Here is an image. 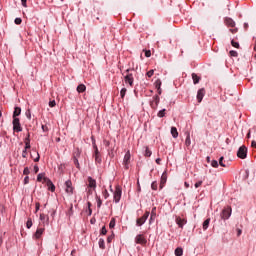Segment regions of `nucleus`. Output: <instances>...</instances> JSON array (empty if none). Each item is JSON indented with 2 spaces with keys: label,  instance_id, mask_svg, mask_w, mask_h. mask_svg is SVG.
Returning a JSON list of instances; mask_svg holds the SVG:
<instances>
[{
  "label": "nucleus",
  "instance_id": "33",
  "mask_svg": "<svg viewBox=\"0 0 256 256\" xmlns=\"http://www.w3.org/2000/svg\"><path fill=\"white\" fill-rule=\"evenodd\" d=\"M125 95H127V88H122L120 90V97H121V99H125Z\"/></svg>",
  "mask_w": 256,
  "mask_h": 256
},
{
  "label": "nucleus",
  "instance_id": "34",
  "mask_svg": "<svg viewBox=\"0 0 256 256\" xmlns=\"http://www.w3.org/2000/svg\"><path fill=\"white\" fill-rule=\"evenodd\" d=\"M26 227H27L28 229H31V227H33V219H31V218H28V219H27Z\"/></svg>",
  "mask_w": 256,
  "mask_h": 256
},
{
  "label": "nucleus",
  "instance_id": "24",
  "mask_svg": "<svg viewBox=\"0 0 256 256\" xmlns=\"http://www.w3.org/2000/svg\"><path fill=\"white\" fill-rule=\"evenodd\" d=\"M45 179H48L46 176H45V173H39L37 175V181L38 183H41V181H43V183H45Z\"/></svg>",
  "mask_w": 256,
  "mask_h": 256
},
{
  "label": "nucleus",
  "instance_id": "6",
  "mask_svg": "<svg viewBox=\"0 0 256 256\" xmlns=\"http://www.w3.org/2000/svg\"><path fill=\"white\" fill-rule=\"evenodd\" d=\"M129 163H131V152L128 150L123 159L124 169L127 171L129 169Z\"/></svg>",
  "mask_w": 256,
  "mask_h": 256
},
{
  "label": "nucleus",
  "instance_id": "15",
  "mask_svg": "<svg viewBox=\"0 0 256 256\" xmlns=\"http://www.w3.org/2000/svg\"><path fill=\"white\" fill-rule=\"evenodd\" d=\"M45 233V228H37L36 232L33 235L34 239H41V236Z\"/></svg>",
  "mask_w": 256,
  "mask_h": 256
},
{
  "label": "nucleus",
  "instance_id": "36",
  "mask_svg": "<svg viewBox=\"0 0 256 256\" xmlns=\"http://www.w3.org/2000/svg\"><path fill=\"white\" fill-rule=\"evenodd\" d=\"M165 111H166V109L160 110V111L157 113V117H160V119L163 118V117H165Z\"/></svg>",
  "mask_w": 256,
  "mask_h": 256
},
{
  "label": "nucleus",
  "instance_id": "21",
  "mask_svg": "<svg viewBox=\"0 0 256 256\" xmlns=\"http://www.w3.org/2000/svg\"><path fill=\"white\" fill-rule=\"evenodd\" d=\"M209 223H211V218H207L203 222V224H202L203 231H207L209 229Z\"/></svg>",
  "mask_w": 256,
  "mask_h": 256
},
{
  "label": "nucleus",
  "instance_id": "51",
  "mask_svg": "<svg viewBox=\"0 0 256 256\" xmlns=\"http://www.w3.org/2000/svg\"><path fill=\"white\" fill-rule=\"evenodd\" d=\"M39 209H41V204L39 202H36V204H35V213H38Z\"/></svg>",
  "mask_w": 256,
  "mask_h": 256
},
{
  "label": "nucleus",
  "instance_id": "37",
  "mask_svg": "<svg viewBox=\"0 0 256 256\" xmlns=\"http://www.w3.org/2000/svg\"><path fill=\"white\" fill-rule=\"evenodd\" d=\"M73 162L77 169H81V166L79 165V158H73Z\"/></svg>",
  "mask_w": 256,
  "mask_h": 256
},
{
  "label": "nucleus",
  "instance_id": "5",
  "mask_svg": "<svg viewBox=\"0 0 256 256\" xmlns=\"http://www.w3.org/2000/svg\"><path fill=\"white\" fill-rule=\"evenodd\" d=\"M12 125L13 131H15L16 133H21V131H23V127H21V122L19 118H13Z\"/></svg>",
  "mask_w": 256,
  "mask_h": 256
},
{
  "label": "nucleus",
  "instance_id": "2",
  "mask_svg": "<svg viewBox=\"0 0 256 256\" xmlns=\"http://www.w3.org/2000/svg\"><path fill=\"white\" fill-rule=\"evenodd\" d=\"M121 195H123V188H121V186L117 185L115 187V191L113 193L114 203H119V201H121Z\"/></svg>",
  "mask_w": 256,
  "mask_h": 256
},
{
  "label": "nucleus",
  "instance_id": "60",
  "mask_svg": "<svg viewBox=\"0 0 256 256\" xmlns=\"http://www.w3.org/2000/svg\"><path fill=\"white\" fill-rule=\"evenodd\" d=\"M115 235H110L107 237V243H111V241H113Z\"/></svg>",
  "mask_w": 256,
  "mask_h": 256
},
{
  "label": "nucleus",
  "instance_id": "63",
  "mask_svg": "<svg viewBox=\"0 0 256 256\" xmlns=\"http://www.w3.org/2000/svg\"><path fill=\"white\" fill-rule=\"evenodd\" d=\"M87 195H93V188L87 189Z\"/></svg>",
  "mask_w": 256,
  "mask_h": 256
},
{
  "label": "nucleus",
  "instance_id": "52",
  "mask_svg": "<svg viewBox=\"0 0 256 256\" xmlns=\"http://www.w3.org/2000/svg\"><path fill=\"white\" fill-rule=\"evenodd\" d=\"M203 185V181H198V182H196L195 184H194V187L196 188V189H199V187H201Z\"/></svg>",
  "mask_w": 256,
  "mask_h": 256
},
{
  "label": "nucleus",
  "instance_id": "32",
  "mask_svg": "<svg viewBox=\"0 0 256 256\" xmlns=\"http://www.w3.org/2000/svg\"><path fill=\"white\" fill-rule=\"evenodd\" d=\"M98 245L100 249H105V240L103 238H100L98 241Z\"/></svg>",
  "mask_w": 256,
  "mask_h": 256
},
{
  "label": "nucleus",
  "instance_id": "4",
  "mask_svg": "<svg viewBox=\"0 0 256 256\" xmlns=\"http://www.w3.org/2000/svg\"><path fill=\"white\" fill-rule=\"evenodd\" d=\"M149 215H151V212L146 211L142 217L138 218L136 220L137 227H141L145 225V223L147 222V219H149Z\"/></svg>",
  "mask_w": 256,
  "mask_h": 256
},
{
  "label": "nucleus",
  "instance_id": "18",
  "mask_svg": "<svg viewBox=\"0 0 256 256\" xmlns=\"http://www.w3.org/2000/svg\"><path fill=\"white\" fill-rule=\"evenodd\" d=\"M40 221H42L43 225H49V216L43 213L39 216Z\"/></svg>",
  "mask_w": 256,
  "mask_h": 256
},
{
  "label": "nucleus",
  "instance_id": "55",
  "mask_svg": "<svg viewBox=\"0 0 256 256\" xmlns=\"http://www.w3.org/2000/svg\"><path fill=\"white\" fill-rule=\"evenodd\" d=\"M91 139H92V147L95 151L96 149H98V147H97V144L95 143V138L92 137Z\"/></svg>",
  "mask_w": 256,
  "mask_h": 256
},
{
  "label": "nucleus",
  "instance_id": "64",
  "mask_svg": "<svg viewBox=\"0 0 256 256\" xmlns=\"http://www.w3.org/2000/svg\"><path fill=\"white\" fill-rule=\"evenodd\" d=\"M22 7H27V0H21Z\"/></svg>",
  "mask_w": 256,
  "mask_h": 256
},
{
  "label": "nucleus",
  "instance_id": "16",
  "mask_svg": "<svg viewBox=\"0 0 256 256\" xmlns=\"http://www.w3.org/2000/svg\"><path fill=\"white\" fill-rule=\"evenodd\" d=\"M156 218H157V207H153L150 213V219H149L150 225L151 223H153V221H155Z\"/></svg>",
  "mask_w": 256,
  "mask_h": 256
},
{
  "label": "nucleus",
  "instance_id": "59",
  "mask_svg": "<svg viewBox=\"0 0 256 256\" xmlns=\"http://www.w3.org/2000/svg\"><path fill=\"white\" fill-rule=\"evenodd\" d=\"M22 157L23 159H27V150L25 148L22 151Z\"/></svg>",
  "mask_w": 256,
  "mask_h": 256
},
{
  "label": "nucleus",
  "instance_id": "9",
  "mask_svg": "<svg viewBox=\"0 0 256 256\" xmlns=\"http://www.w3.org/2000/svg\"><path fill=\"white\" fill-rule=\"evenodd\" d=\"M135 243H137L138 245H147V239L144 238L142 234H138L135 237Z\"/></svg>",
  "mask_w": 256,
  "mask_h": 256
},
{
  "label": "nucleus",
  "instance_id": "1",
  "mask_svg": "<svg viewBox=\"0 0 256 256\" xmlns=\"http://www.w3.org/2000/svg\"><path fill=\"white\" fill-rule=\"evenodd\" d=\"M134 71H135V69L128 68L125 72L122 73V75H125L124 76L125 83L128 84L130 87H133V85L135 83V77L133 75Z\"/></svg>",
  "mask_w": 256,
  "mask_h": 256
},
{
  "label": "nucleus",
  "instance_id": "47",
  "mask_svg": "<svg viewBox=\"0 0 256 256\" xmlns=\"http://www.w3.org/2000/svg\"><path fill=\"white\" fill-rule=\"evenodd\" d=\"M87 205H88V215L91 216L93 214V210L91 209V202H88Z\"/></svg>",
  "mask_w": 256,
  "mask_h": 256
},
{
  "label": "nucleus",
  "instance_id": "48",
  "mask_svg": "<svg viewBox=\"0 0 256 256\" xmlns=\"http://www.w3.org/2000/svg\"><path fill=\"white\" fill-rule=\"evenodd\" d=\"M25 115H26L27 119H29V121H31V110L30 109L26 110Z\"/></svg>",
  "mask_w": 256,
  "mask_h": 256
},
{
  "label": "nucleus",
  "instance_id": "46",
  "mask_svg": "<svg viewBox=\"0 0 256 256\" xmlns=\"http://www.w3.org/2000/svg\"><path fill=\"white\" fill-rule=\"evenodd\" d=\"M232 47H235L236 49H239V42H236L235 40L231 41Z\"/></svg>",
  "mask_w": 256,
  "mask_h": 256
},
{
  "label": "nucleus",
  "instance_id": "17",
  "mask_svg": "<svg viewBox=\"0 0 256 256\" xmlns=\"http://www.w3.org/2000/svg\"><path fill=\"white\" fill-rule=\"evenodd\" d=\"M165 183H167V171H164L161 176L160 180V189H163L165 187Z\"/></svg>",
  "mask_w": 256,
  "mask_h": 256
},
{
  "label": "nucleus",
  "instance_id": "13",
  "mask_svg": "<svg viewBox=\"0 0 256 256\" xmlns=\"http://www.w3.org/2000/svg\"><path fill=\"white\" fill-rule=\"evenodd\" d=\"M159 101V95L153 96V100L150 102V106L152 107V109H157V107L159 106Z\"/></svg>",
  "mask_w": 256,
  "mask_h": 256
},
{
  "label": "nucleus",
  "instance_id": "56",
  "mask_svg": "<svg viewBox=\"0 0 256 256\" xmlns=\"http://www.w3.org/2000/svg\"><path fill=\"white\" fill-rule=\"evenodd\" d=\"M25 143V147L24 149H26L28 151V149H31V142H24Z\"/></svg>",
  "mask_w": 256,
  "mask_h": 256
},
{
  "label": "nucleus",
  "instance_id": "19",
  "mask_svg": "<svg viewBox=\"0 0 256 256\" xmlns=\"http://www.w3.org/2000/svg\"><path fill=\"white\" fill-rule=\"evenodd\" d=\"M224 21L227 27H235V20L233 18L226 17Z\"/></svg>",
  "mask_w": 256,
  "mask_h": 256
},
{
  "label": "nucleus",
  "instance_id": "49",
  "mask_svg": "<svg viewBox=\"0 0 256 256\" xmlns=\"http://www.w3.org/2000/svg\"><path fill=\"white\" fill-rule=\"evenodd\" d=\"M100 235H107V228L105 226L100 230Z\"/></svg>",
  "mask_w": 256,
  "mask_h": 256
},
{
  "label": "nucleus",
  "instance_id": "8",
  "mask_svg": "<svg viewBox=\"0 0 256 256\" xmlns=\"http://www.w3.org/2000/svg\"><path fill=\"white\" fill-rule=\"evenodd\" d=\"M65 191H66V193H68V195H73V190H74V188H73V182H71V180H67L66 182H65Z\"/></svg>",
  "mask_w": 256,
  "mask_h": 256
},
{
  "label": "nucleus",
  "instance_id": "39",
  "mask_svg": "<svg viewBox=\"0 0 256 256\" xmlns=\"http://www.w3.org/2000/svg\"><path fill=\"white\" fill-rule=\"evenodd\" d=\"M157 188H158L157 181H153L152 184H151V189L153 191H157Z\"/></svg>",
  "mask_w": 256,
  "mask_h": 256
},
{
  "label": "nucleus",
  "instance_id": "40",
  "mask_svg": "<svg viewBox=\"0 0 256 256\" xmlns=\"http://www.w3.org/2000/svg\"><path fill=\"white\" fill-rule=\"evenodd\" d=\"M102 195H103L104 199H109V191H107V189L103 190Z\"/></svg>",
  "mask_w": 256,
  "mask_h": 256
},
{
  "label": "nucleus",
  "instance_id": "3",
  "mask_svg": "<svg viewBox=\"0 0 256 256\" xmlns=\"http://www.w3.org/2000/svg\"><path fill=\"white\" fill-rule=\"evenodd\" d=\"M232 209L231 206H227L225 207L221 213H220V217L223 221H227V219H229L231 217V213H232Z\"/></svg>",
  "mask_w": 256,
  "mask_h": 256
},
{
  "label": "nucleus",
  "instance_id": "22",
  "mask_svg": "<svg viewBox=\"0 0 256 256\" xmlns=\"http://www.w3.org/2000/svg\"><path fill=\"white\" fill-rule=\"evenodd\" d=\"M171 135L174 139H177V137H179V132L177 131V127L175 126L171 127Z\"/></svg>",
  "mask_w": 256,
  "mask_h": 256
},
{
  "label": "nucleus",
  "instance_id": "7",
  "mask_svg": "<svg viewBox=\"0 0 256 256\" xmlns=\"http://www.w3.org/2000/svg\"><path fill=\"white\" fill-rule=\"evenodd\" d=\"M237 157H239V159H247V147L241 146L238 149Z\"/></svg>",
  "mask_w": 256,
  "mask_h": 256
},
{
  "label": "nucleus",
  "instance_id": "12",
  "mask_svg": "<svg viewBox=\"0 0 256 256\" xmlns=\"http://www.w3.org/2000/svg\"><path fill=\"white\" fill-rule=\"evenodd\" d=\"M44 183H46L48 190L51 191V193H54L55 184H53V181H51L49 178H44Z\"/></svg>",
  "mask_w": 256,
  "mask_h": 256
},
{
  "label": "nucleus",
  "instance_id": "35",
  "mask_svg": "<svg viewBox=\"0 0 256 256\" xmlns=\"http://www.w3.org/2000/svg\"><path fill=\"white\" fill-rule=\"evenodd\" d=\"M156 89H161V85H162V82H161V79H157L154 83Z\"/></svg>",
  "mask_w": 256,
  "mask_h": 256
},
{
  "label": "nucleus",
  "instance_id": "27",
  "mask_svg": "<svg viewBox=\"0 0 256 256\" xmlns=\"http://www.w3.org/2000/svg\"><path fill=\"white\" fill-rule=\"evenodd\" d=\"M192 79H193L194 85H197V83H199V81H201V78L199 76H197V74H195V73L192 74Z\"/></svg>",
  "mask_w": 256,
  "mask_h": 256
},
{
  "label": "nucleus",
  "instance_id": "28",
  "mask_svg": "<svg viewBox=\"0 0 256 256\" xmlns=\"http://www.w3.org/2000/svg\"><path fill=\"white\" fill-rule=\"evenodd\" d=\"M185 145H186V147L191 146V135L189 133H187V135H186Z\"/></svg>",
  "mask_w": 256,
  "mask_h": 256
},
{
  "label": "nucleus",
  "instance_id": "23",
  "mask_svg": "<svg viewBox=\"0 0 256 256\" xmlns=\"http://www.w3.org/2000/svg\"><path fill=\"white\" fill-rule=\"evenodd\" d=\"M94 159H95V164L97 165H101V163H103V159L101 158V154H96L93 155Z\"/></svg>",
  "mask_w": 256,
  "mask_h": 256
},
{
  "label": "nucleus",
  "instance_id": "11",
  "mask_svg": "<svg viewBox=\"0 0 256 256\" xmlns=\"http://www.w3.org/2000/svg\"><path fill=\"white\" fill-rule=\"evenodd\" d=\"M88 188L93 189V191L97 189V180L91 176L88 177Z\"/></svg>",
  "mask_w": 256,
  "mask_h": 256
},
{
  "label": "nucleus",
  "instance_id": "50",
  "mask_svg": "<svg viewBox=\"0 0 256 256\" xmlns=\"http://www.w3.org/2000/svg\"><path fill=\"white\" fill-rule=\"evenodd\" d=\"M14 23L15 25H21V23H23V20L21 18H15Z\"/></svg>",
  "mask_w": 256,
  "mask_h": 256
},
{
  "label": "nucleus",
  "instance_id": "26",
  "mask_svg": "<svg viewBox=\"0 0 256 256\" xmlns=\"http://www.w3.org/2000/svg\"><path fill=\"white\" fill-rule=\"evenodd\" d=\"M86 90H87V86H85V84H80L77 86V91L79 93H85Z\"/></svg>",
  "mask_w": 256,
  "mask_h": 256
},
{
  "label": "nucleus",
  "instance_id": "43",
  "mask_svg": "<svg viewBox=\"0 0 256 256\" xmlns=\"http://www.w3.org/2000/svg\"><path fill=\"white\" fill-rule=\"evenodd\" d=\"M151 155H152L151 150H149V147H146V150H145V157H151Z\"/></svg>",
  "mask_w": 256,
  "mask_h": 256
},
{
  "label": "nucleus",
  "instance_id": "14",
  "mask_svg": "<svg viewBox=\"0 0 256 256\" xmlns=\"http://www.w3.org/2000/svg\"><path fill=\"white\" fill-rule=\"evenodd\" d=\"M203 97H205V88H201L197 92L196 98L198 103H201V101H203Z\"/></svg>",
  "mask_w": 256,
  "mask_h": 256
},
{
  "label": "nucleus",
  "instance_id": "58",
  "mask_svg": "<svg viewBox=\"0 0 256 256\" xmlns=\"http://www.w3.org/2000/svg\"><path fill=\"white\" fill-rule=\"evenodd\" d=\"M29 173H31V171H29L28 167H25L24 170H23V174L24 175H29Z\"/></svg>",
  "mask_w": 256,
  "mask_h": 256
},
{
  "label": "nucleus",
  "instance_id": "57",
  "mask_svg": "<svg viewBox=\"0 0 256 256\" xmlns=\"http://www.w3.org/2000/svg\"><path fill=\"white\" fill-rule=\"evenodd\" d=\"M55 105H57V102H55V100L49 101V107H55Z\"/></svg>",
  "mask_w": 256,
  "mask_h": 256
},
{
  "label": "nucleus",
  "instance_id": "38",
  "mask_svg": "<svg viewBox=\"0 0 256 256\" xmlns=\"http://www.w3.org/2000/svg\"><path fill=\"white\" fill-rule=\"evenodd\" d=\"M211 167H214V169H217V167H219V162L217 160H212Z\"/></svg>",
  "mask_w": 256,
  "mask_h": 256
},
{
  "label": "nucleus",
  "instance_id": "25",
  "mask_svg": "<svg viewBox=\"0 0 256 256\" xmlns=\"http://www.w3.org/2000/svg\"><path fill=\"white\" fill-rule=\"evenodd\" d=\"M79 157H81V149L75 148L73 152V159H79Z\"/></svg>",
  "mask_w": 256,
  "mask_h": 256
},
{
  "label": "nucleus",
  "instance_id": "42",
  "mask_svg": "<svg viewBox=\"0 0 256 256\" xmlns=\"http://www.w3.org/2000/svg\"><path fill=\"white\" fill-rule=\"evenodd\" d=\"M229 55H230V57H238V53H237V51H235V50H231L230 52H229Z\"/></svg>",
  "mask_w": 256,
  "mask_h": 256
},
{
  "label": "nucleus",
  "instance_id": "29",
  "mask_svg": "<svg viewBox=\"0 0 256 256\" xmlns=\"http://www.w3.org/2000/svg\"><path fill=\"white\" fill-rule=\"evenodd\" d=\"M174 253L176 256H183V248L181 247L176 248Z\"/></svg>",
  "mask_w": 256,
  "mask_h": 256
},
{
  "label": "nucleus",
  "instance_id": "44",
  "mask_svg": "<svg viewBox=\"0 0 256 256\" xmlns=\"http://www.w3.org/2000/svg\"><path fill=\"white\" fill-rule=\"evenodd\" d=\"M154 74H155V70H150V71H148V72L146 73V75H147V77H148L149 79H151V77H153Z\"/></svg>",
  "mask_w": 256,
  "mask_h": 256
},
{
  "label": "nucleus",
  "instance_id": "10",
  "mask_svg": "<svg viewBox=\"0 0 256 256\" xmlns=\"http://www.w3.org/2000/svg\"><path fill=\"white\" fill-rule=\"evenodd\" d=\"M175 221L176 225H178L180 229H183V227L187 225V220L185 218H181L180 216H177Z\"/></svg>",
  "mask_w": 256,
  "mask_h": 256
},
{
  "label": "nucleus",
  "instance_id": "41",
  "mask_svg": "<svg viewBox=\"0 0 256 256\" xmlns=\"http://www.w3.org/2000/svg\"><path fill=\"white\" fill-rule=\"evenodd\" d=\"M109 227L110 229H114L115 228V218H112L110 223H109Z\"/></svg>",
  "mask_w": 256,
  "mask_h": 256
},
{
  "label": "nucleus",
  "instance_id": "45",
  "mask_svg": "<svg viewBox=\"0 0 256 256\" xmlns=\"http://www.w3.org/2000/svg\"><path fill=\"white\" fill-rule=\"evenodd\" d=\"M24 143H31V134L28 133L26 138L24 139Z\"/></svg>",
  "mask_w": 256,
  "mask_h": 256
},
{
  "label": "nucleus",
  "instance_id": "61",
  "mask_svg": "<svg viewBox=\"0 0 256 256\" xmlns=\"http://www.w3.org/2000/svg\"><path fill=\"white\" fill-rule=\"evenodd\" d=\"M145 57H151V50H145Z\"/></svg>",
  "mask_w": 256,
  "mask_h": 256
},
{
  "label": "nucleus",
  "instance_id": "54",
  "mask_svg": "<svg viewBox=\"0 0 256 256\" xmlns=\"http://www.w3.org/2000/svg\"><path fill=\"white\" fill-rule=\"evenodd\" d=\"M41 128L44 133H47V131H49V127L47 125L42 124Z\"/></svg>",
  "mask_w": 256,
  "mask_h": 256
},
{
  "label": "nucleus",
  "instance_id": "20",
  "mask_svg": "<svg viewBox=\"0 0 256 256\" xmlns=\"http://www.w3.org/2000/svg\"><path fill=\"white\" fill-rule=\"evenodd\" d=\"M19 115H21V107L16 106L13 112V119H19Z\"/></svg>",
  "mask_w": 256,
  "mask_h": 256
},
{
  "label": "nucleus",
  "instance_id": "62",
  "mask_svg": "<svg viewBox=\"0 0 256 256\" xmlns=\"http://www.w3.org/2000/svg\"><path fill=\"white\" fill-rule=\"evenodd\" d=\"M103 143L105 147H109V145H111V142L109 140H104Z\"/></svg>",
  "mask_w": 256,
  "mask_h": 256
},
{
  "label": "nucleus",
  "instance_id": "53",
  "mask_svg": "<svg viewBox=\"0 0 256 256\" xmlns=\"http://www.w3.org/2000/svg\"><path fill=\"white\" fill-rule=\"evenodd\" d=\"M224 159H225V158H224L223 156L220 157V159H219V165H220L221 167H226L225 163L223 162Z\"/></svg>",
  "mask_w": 256,
  "mask_h": 256
},
{
  "label": "nucleus",
  "instance_id": "30",
  "mask_svg": "<svg viewBox=\"0 0 256 256\" xmlns=\"http://www.w3.org/2000/svg\"><path fill=\"white\" fill-rule=\"evenodd\" d=\"M36 157H33V154L30 155V157L34 160L35 163H39V159H41V156L39 155V152H35Z\"/></svg>",
  "mask_w": 256,
  "mask_h": 256
},
{
  "label": "nucleus",
  "instance_id": "31",
  "mask_svg": "<svg viewBox=\"0 0 256 256\" xmlns=\"http://www.w3.org/2000/svg\"><path fill=\"white\" fill-rule=\"evenodd\" d=\"M96 201H97V208L101 209V205H103V201L101 200V197L96 195Z\"/></svg>",
  "mask_w": 256,
  "mask_h": 256
}]
</instances>
